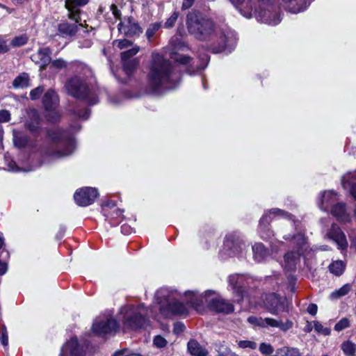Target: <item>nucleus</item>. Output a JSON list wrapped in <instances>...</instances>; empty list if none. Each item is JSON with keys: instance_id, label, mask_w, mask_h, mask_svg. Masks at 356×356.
<instances>
[{"instance_id": "nucleus-4", "label": "nucleus", "mask_w": 356, "mask_h": 356, "mask_svg": "<svg viewBox=\"0 0 356 356\" xmlns=\"http://www.w3.org/2000/svg\"><path fill=\"white\" fill-rule=\"evenodd\" d=\"M47 136L52 144L43 151L44 162L62 159L74 152L76 147L74 138L68 131L52 129L47 131Z\"/></svg>"}, {"instance_id": "nucleus-54", "label": "nucleus", "mask_w": 356, "mask_h": 356, "mask_svg": "<svg viewBox=\"0 0 356 356\" xmlns=\"http://www.w3.org/2000/svg\"><path fill=\"white\" fill-rule=\"evenodd\" d=\"M279 321L272 318H264V327H277Z\"/></svg>"}, {"instance_id": "nucleus-48", "label": "nucleus", "mask_w": 356, "mask_h": 356, "mask_svg": "<svg viewBox=\"0 0 356 356\" xmlns=\"http://www.w3.org/2000/svg\"><path fill=\"white\" fill-rule=\"evenodd\" d=\"M238 346L241 348H250L254 350L257 348V343L254 341L249 340H243L238 342Z\"/></svg>"}, {"instance_id": "nucleus-24", "label": "nucleus", "mask_w": 356, "mask_h": 356, "mask_svg": "<svg viewBox=\"0 0 356 356\" xmlns=\"http://www.w3.org/2000/svg\"><path fill=\"white\" fill-rule=\"evenodd\" d=\"M234 6L245 17L250 19L252 17V4L255 0H229Z\"/></svg>"}, {"instance_id": "nucleus-42", "label": "nucleus", "mask_w": 356, "mask_h": 356, "mask_svg": "<svg viewBox=\"0 0 356 356\" xmlns=\"http://www.w3.org/2000/svg\"><path fill=\"white\" fill-rule=\"evenodd\" d=\"M28 42V37L26 34L21 35L14 38L10 44L14 47H18L24 45Z\"/></svg>"}, {"instance_id": "nucleus-21", "label": "nucleus", "mask_w": 356, "mask_h": 356, "mask_svg": "<svg viewBox=\"0 0 356 356\" xmlns=\"http://www.w3.org/2000/svg\"><path fill=\"white\" fill-rule=\"evenodd\" d=\"M338 202V193L333 190H329L320 194L318 205L321 210L329 211Z\"/></svg>"}, {"instance_id": "nucleus-56", "label": "nucleus", "mask_w": 356, "mask_h": 356, "mask_svg": "<svg viewBox=\"0 0 356 356\" xmlns=\"http://www.w3.org/2000/svg\"><path fill=\"white\" fill-rule=\"evenodd\" d=\"M113 356H143L140 354L131 353L127 349L116 351Z\"/></svg>"}, {"instance_id": "nucleus-44", "label": "nucleus", "mask_w": 356, "mask_h": 356, "mask_svg": "<svg viewBox=\"0 0 356 356\" xmlns=\"http://www.w3.org/2000/svg\"><path fill=\"white\" fill-rule=\"evenodd\" d=\"M217 351L218 356H238L235 353L232 352L229 347L223 344L218 347Z\"/></svg>"}, {"instance_id": "nucleus-22", "label": "nucleus", "mask_w": 356, "mask_h": 356, "mask_svg": "<svg viewBox=\"0 0 356 356\" xmlns=\"http://www.w3.org/2000/svg\"><path fill=\"white\" fill-rule=\"evenodd\" d=\"M51 51L49 47H43L31 55V58L40 66V69H44L51 63Z\"/></svg>"}, {"instance_id": "nucleus-60", "label": "nucleus", "mask_w": 356, "mask_h": 356, "mask_svg": "<svg viewBox=\"0 0 356 356\" xmlns=\"http://www.w3.org/2000/svg\"><path fill=\"white\" fill-rule=\"evenodd\" d=\"M76 115L81 119L87 120L90 115V111L85 108L83 111L76 112Z\"/></svg>"}, {"instance_id": "nucleus-43", "label": "nucleus", "mask_w": 356, "mask_h": 356, "mask_svg": "<svg viewBox=\"0 0 356 356\" xmlns=\"http://www.w3.org/2000/svg\"><path fill=\"white\" fill-rule=\"evenodd\" d=\"M140 50L139 47L136 46L131 48V49H129L127 51H123L121 54V59H129L132 60L131 58L137 54Z\"/></svg>"}, {"instance_id": "nucleus-2", "label": "nucleus", "mask_w": 356, "mask_h": 356, "mask_svg": "<svg viewBox=\"0 0 356 356\" xmlns=\"http://www.w3.org/2000/svg\"><path fill=\"white\" fill-rule=\"evenodd\" d=\"M179 74L171 63L158 53L152 54L147 74V88L152 93L159 94L165 90L175 88L179 83Z\"/></svg>"}, {"instance_id": "nucleus-30", "label": "nucleus", "mask_w": 356, "mask_h": 356, "mask_svg": "<svg viewBox=\"0 0 356 356\" xmlns=\"http://www.w3.org/2000/svg\"><path fill=\"white\" fill-rule=\"evenodd\" d=\"M188 350L192 356H207L208 351L194 339H191L187 344Z\"/></svg>"}, {"instance_id": "nucleus-38", "label": "nucleus", "mask_w": 356, "mask_h": 356, "mask_svg": "<svg viewBox=\"0 0 356 356\" xmlns=\"http://www.w3.org/2000/svg\"><path fill=\"white\" fill-rule=\"evenodd\" d=\"M170 58L177 63L184 65H191L192 60L191 58L188 56L175 53L171 54Z\"/></svg>"}, {"instance_id": "nucleus-58", "label": "nucleus", "mask_w": 356, "mask_h": 356, "mask_svg": "<svg viewBox=\"0 0 356 356\" xmlns=\"http://www.w3.org/2000/svg\"><path fill=\"white\" fill-rule=\"evenodd\" d=\"M10 120V113L7 110L0 111V123L7 122Z\"/></svg>"}, {"instance_id": "nucleus-13", "label": "nucleus", "mask_w": 356, "mask_h": 356, "mask_svg": "<svg viewBox=\"0 0 356 356\" xmlns=\"http://www.w3.org/2000/svg\"><path fill=\"white\" fill-rule=\"evenodd\" d=\"M42 104L48 112L46 115L48 121L54 122L60 118V115L56 110L59 104V99L54 90L49 89L44 93Z\"/></svg>"}, {"instance_id": "nucleus-25", "label": "nucleus", "mask_w": 356, "mask_h": 356, "mask_svg": "<svg viewBox=\"0 0 356 356\" xmlns=\"http://www.w3.org/2000/svg\"><path fill=\"white\" fill-rule=\"evenodd\" d=\"M286 9L292 13L305 10L314 0H282Z\"/></svg>"}, {"instance_id": "nucleus-28", "label": "nucleus", "mask_w": 356, "mask_h": 356, "mask_svg": "<svg viewBox=\"0 0 356 356\" xmlns=\"http://www.w3.org/2000/svg\"><path fill=\"white\" fill-rule=\"evenodd\" d=\"M26 127L33 134H37L40 130V118L35 109L30 110L28 112Z\"/></svg>"}, {"instance_id": "nucleus-62", "label": "nucleus", "mask_w": 356, "mask_h": 356, "mask_svg": "<svg viewBox=\"0 0 356 356\" xmlns=\"http://www.w3.org/2000/svg\"><path fill=\"white\" fill-rule=\"evenodd\" d=\"M110 9L113 13V15H114V17L116 18V19H120V16H121V12L120 10L118 8L117 6H115V4H112L111 6H110Z\"/></svg>"}, {"instance_id": "nucleus-19", "label": "nucleus", "mask_w": 356, "mask_h": 356, "mask_svg": "<svg viewBox=\"0 0 356 356\" xmlns=\"http://www.w3.org/2000/svg\"><path fill=\"white\" fill-rule=\"evenodd\" d=\"M86 350L76 337L67 340L60 348L59 356H86Z\"/></svg>"}, {"instance_id": "nucleus-17", "label": "nucleus", "mask_w": 356, "mask_h": 356, "mask_svg": "<svg viewBox=\"0 0 356 356\" xmlns=\"http://www.w3.org/2000/svg\"><path fill=\"white\" fill-rule=\"evenodd\" d=\"M229 289L234 296V300L239 302L244 298L245 288L247 284L243 275L233 274L228 277Z\"/></svg>"}, {"instance_id": "nucleus-64", "label": "nucleus", "mask_w": 356, "mask_h": 356, "mask_svg": "<svg viewBox=\"0 0 356 356\" xmlns=\"http://www.w3.org/2000/svg\"><path fill=\"white\" fill-rule=\"evenodd\" d=\"M8 270V264L0 259V275H3Z\"/></svg>"}, {"instance_id": "nucleus-46", "label": "nucleus", "mask_w": 356, "mask_h": 356, "mask_svg": "<svg viewBox=\"0 0 356 356\" xmlns=\"http://www.w3.org/2000/svg\"><path fill=\"white\" fill-rule=\"evenodd\" d=\"M350 326V321L347 318H341L338 323L334 325V330L337 332H340Z\"/></svg>"}, {"instance_id": "nucleus-49", "label": "nucleus", "mask_w": 356, "mask_h": 356, "mask_svg": "<svg viewBox=\"0 0 356 356\" xmlns=\"http://www.w3.org/2000/svg\"><path fill=\"white\" fill-rule=\"evenodd\" d=\"M179 17V13L175 11L171 16L166 20L164 26L167 29L172 28L175 24Z\"/></svg>"}, {"instance_id": "nucleus-26", "label": "nucleus", "mask_w": 356, "mask_h": 356, "mask_svg": "<svg viewBox=\"0 0 356 356\" xmlns=\"http://www.w3.org/2000/svg\"><path fill=\"white\" fill-rule=\"evenodd\" d=\"M330 211L341 222L345 223L350 220V215L347 212L345 203L338 202Z\"/></svg>"}, {"instance_id": "nucleus-33", "label": "nucleus", "mask_w": 356, "mask_h": 356, "mask_svg": "<svg viewBox=\"0 0 356 356\" xmlns=\"http://www.w3.org/2000/svg\"><path fill=\"white\" fill-rule=\"evenodd\" d=\"M13 143L16 147H23L28 142L26 136L23 135L19 131L14 129L13 131Z\"/></svg>"}, {"instance_id": "nucleus-12", "label": "nucleus", "mask_w": 356, "mask_h": 356, "mask_svg": "<svg viewBox=\"0 0 356 356\" xmlns=\"http://www.w3.org/2000/svg\"><path fill=\"white\" fill-rule=\"evenodd\" d=\"M118 329L119 324L110 312L98 316L92 327V332L98 336L115 333Z\"/></svg>"}, {"instance_id": "nucleus-50", "label": "nucleus", "mask_w": 356, "mask_h": 356, "mask_svg": "<svg viewBox=\"0 0 356 356\" xmlns=\"http://www.w3.org/2000/svg\"><path fill=\"white\" fill-rule=\"evenodd\" d=\"M260 352L264 355H270L273 353V348L269 343H261L259 346Z\"/></svg>"}, {"instance_id": "nucleus-51", "label": "nucleus", "mask_w": 356, "mask_h": 356, "mask_svg": "<svg viewBox=\"0 0 356 356\" xmlns=\"http://www.w3.org/2000/svg\"><path fill=\"white\" fill-rule=\"evenodd\" d=\"M44 92V88L42 86L37 87L30 92V98L32 100H35L38 99L42 92Z\"/></svg>"}, {"instance_id": "nucleus-53", "label": "nucleus", "mask_w": 356, "mask_h": 356, "mask_svg": "<svg viewBox=\"0 0 356 356\" xmlns=\"http://www.w3.org/2000/svg\"><path fill=\"white\" fill-rule=\"evenodd\" d=\"M131 44V42L127 39L118 40L114 41V45L117 46L120 49L130 47Z\"/></svg>"}, {"instance_id": "nucleus-8", "label": "nucleus", "mask_w": 356, "mask_h": 356, "mask_svg": "<svg viewBox=\"0 0 356 356\" xmlns=\"http://www.w3.org/2000/svg\"><path fill=\"white\" fill-rule=\"evenodd\" d=\"M186 25L188 32L199 40H208L214 32L213 22L197 11L187 15Z\"/></svg>"}, {"instance_id": "nucleus-34", "label": "nucleus", "mask_w": 356, "mask_h": 356, "mask_svg": "<svg viewBox=\"0 0 356 356\" xmlns=\"http://www.w3.org/2000/svg\"><path fill=\"white\" fill-rule=\"evenodd\" d=\"M123 70L127 76H129L138 65V60L136 58L132 60L122 59Z\"/></svg>"}, {"instance_id": "nucleus-37", "label": "nucleus", "mask_w": 356, "mask_h": 356, "mask_svg": "<svg viewBox=\"0 0 356 356\" xmlns=\"http://www.w3.org/2000/svg\"><path fill=\"white\" fill-rule=\"evenodd\" d=\"M161 23L155 22L149 24L147 29L145 35L149 42H151L155 33L161 29Z\"/></svg>"}, {"instance_id": "nucleus-36", "label": "nucleus", "mask_w": 356, "mask_h": 356, "mask_svg": "<svg viewBox=\"0 0 356 356\" xmlns=\"http://www.w3.org/2000/svg\"><path fill=\"white\" fill-rule=\"evenodd\" d=\"M5 163L7 165L8 170L11 172H20L24 171L28 172L31 170L32 169H22L19 168L15 161H13L8 154L4 155Z\"/></svg>"}, {"instance_id": "nucleus-15", "label": "nucleus", "mask_w": 356, "mask_h": 356, "mask_svg": "<svg viewBox=\"0 0 356 356\" xmlns=\"http://www.w3.org/2000/svg\"><path fill=\"white\" fill-rule=\"evenodd\" d=\"M264 307L273 315L277 316L287 311L288 302L284 296H279L275 293L266 294L264 300Z\"/></svg>"}, {"instance_id": "nucleus-29", "label": "nucleus", "mask_w": 356, "mask_h": 356, "mask_svg": "<svg viewBox=\"0 0 356 356\" xmlns=\"http://www.w3.org/2000/svg\"><path fill=\"white\" fill-rule=\"evenodd\" d=\"M118 29L120 32L130 36L142 33V29L140 26L137 23L132 22L131 19H129L127 24L120 22L118 24Z\"/></svg>"}, {"instance_id": "nucleus-7", "label": "nucleus", "mask_w": 356, "mask_h": 356, "mask_svg": "<svg viewBox=\"0 0 356 356\" xmlns=\"http://www.w3.org/2000/svg\"><path fill=\"white\" fill-rule=\"evenodd\" d=\"M120 315L124 327L131 330L147 327L149 325L147 316H154L152 310L145 307L143 304L122 307Z\"/></svg>"}, {"instance_id": "nucleus-20", "label": "nucleus", "mask_w": 356, "mask_h": 356, "mask_svg": "<svg viewBox=\"0 0 356 356\" xmlns=\"http://www.w3.org/2000/svg\"><path fill=\"white\" fill-rule=\"evenodd\" d=\"M326 237L334 241L339 250H345L348 246L346 236L338 225L332 223L327 231Z\"/></svg>"}, {"instance_id": "nucleus-3", "label": "nucleus", "mask_w": 356, "mask_h": 356, "mask_svg": "<svg viewBox=\"0 0 356 356\" xmlns=\"http://www.w3.org/2000/svg\"><path fill=\"white\" fill-rule=\"evenodd\" d=\"M76 70H80L83 76L75 75L67 80L65 85L67 94L74 98L83 99L91 106L97 104L98 97L91 83V69L85 64L78 63Z\"/></svg>"}, {"instance_id": "nucleus-47", "label": "nucleus", "mask_w": 356, "mask_h": 356, "mask_svg": "<svg viewBox=\"0 0 356 356\" xmlns=\"http://www.w3.org/2000/svg\"><path fill=\"white\" fill-rule=\"evenodd\" d=\"M167 343V340L161 335L155 336L153 339L154 346L159 348L165 347Z\"/></svg>"}, {"instance_id": "nucleus-16", "label": "nucleus", "mask_w": 356, "mask_h": 356, "mask_svg": "<svg viewBox=\"0 0 356 356\" xmlns=\"http://www.w3.org/2000/svg\"><path fill=\"white\" fill-rule=\"evenodd\" d=\"M102 212L105 220L112 226H116L123 219V210L116 207L114 201H107L102 205Z\"/></svg>"}, {"instance_id": "nucleus-5", "label": "nucleus", "mask_w": 356, "mask_h": 356, "mask_svg": "<svg viewBox=\"0 0 356 356\" xmlns=\"http://www.w3.org/2000/svg\"><path fill=\"white\" fill-rule=\"evenodd\" d=\"M185 296L188 303L198 312L204 310L205 304H207L211 310L218 313L229 314L234 309L232 303L211 290L201 294L197 291H188L185 292Z\"/></svg>"}, {"instance_id": "nucleus-45", "label": "nucleus", "mask_w": 356, "mask_h": 356, "mask_svg": "<svg viewBox=\"0 0 356 356\" xmlns=\"http://www.w3.org/2000/svg\"><path fill=\"white\" fill-rule=\"evenodd\" d=\"M314 328L318 333H321L325 336H327L330 334V329L325 327L320 322H314Z\"/></svg>"}, {"instance_id": "nucleus-55", "label": "nucleus", "mask_w": 356, "mask_h": 356, "mask_svg": "<svg viewBox=\"0 0 356 356\" xmlns=\"http://www.w3.org/2000/svg\"><path fill=\"white\" fill-rule=\"evenodd\" d=\"M293 327V322L290 320H287L285 323L282 321H279L277 327L283 331H287Z\"/></svg>"}, {"instance_id": "nucleus-6", "label": "nucleus", "mask_w": 356, "mask_h": 356, "mask_svg": "<svg viewBox=\"0 0 356 356\" xmlns=\"http://www.w3.org/2000/svg\"><path fill=\"white\" fill-rule=\"evenodd\" d=\"M177 291L168 288L159 289L155 293L154 302L159 305L161 315L170 317L172 315H183L188 313L187 308L177 300Z\"/></svg>"}, {"instance_id": "nucleus-1", "label": "nucleus", "mask_w": 356, "mask_h": 356, "mask_svg": "<svg viewBox=\"0 0 356 356\" xmlns=\"http://www.w3.org/2000/svg\"><path fill=\"white\" fill-rule=\"evenodd\" d=\"M280 218L289 220V222L295 227V233L287 234L283 236L286 245L292 248L284 254V260L282 264L284 269L286 271H294L300 262L301 257H303L306 266H309V261L315 256V250L310 248L309 240L305 232L300 227V222L295 221L293 216L282 209L274 208L265 211L261 218L258 227V233L261 238L268 239L273 235V231L269 228L271 221Z\"/></svg>"}, {"instance_id": "nucleus-52", "label": "nucleus", "mask_w": 356, "mask_h": 356, "mask_svg": "<svg viewBox=\"0 0 356 356\" xmlns=\"http://www.w3.org/2000/svg\"><path fill=\"white\" fill-rule=\"evenodd\" d=\"M248 321L250 324L258 325L261 327H264V318L261 317L250 316L248 318Z\"/></svg>"}, {"instance_id": "nucleus-41", "label": "nucleus", "mask_w": 356, "mask_h": 356, "mask_svg": "<svg viewBox=\"0 0 356 356\" xmlns=\"http://www.w3.org/2000/svg\"><path fill=\"white\" fill-rule=\"evenodd\" d=\"M341 349L346 355L353 356L356 351V346L351 341H347L341 344Z\"/></svg>"}, {"instance_id": "nucleus-31", "label": "nucleus", "mask_w": 356, "mask_h": 356, "mask_svg": "<svg viewBox=\"0 0 356 356\" xmlns=\"http://www.w3.org/2000/svg\"><path fill=\"white\" fill-rule=\"evenodd\" d=\"M74 22L70 24L69 22H65L59 24L58 26V31L64 35L66 36H72L75 35L78 30L77 23L75 20Z\"/></svg>"}, {"instance_id": "nucleus-27", "label": "nucleus", "mask_w": 356, "mask_h": 356, "mask_svg": "<svg viewBox=\"0 0 356 356\" xmlns=\"http://www.w3.org/2000/svg\"><path fill=\"white\" fill-rule=\"evenodd\" d=\"M341 184L345 190H348L356 201V171L349 172L343 176Z\"/></svg>"}, {"instance_id": "nucleus-63", "label": "nucleus", "mask_w": 356, "mask_h": 356, "mask_svg": "<svg viewBox=\"0 0 356 356\" xmlns=\"http://www.w3.org/2000/svg\"><path fill=\"white\" fill-rule=\"evenodd\" d=\"M121 232L124 235H129L132 232V228L127 224H123L121 226Z\"/></svg>"}, {"instance_id": "nucleus-32", "label": "nucleus", "mask_w": 356, "mask_h": 356, "mask_svg": "<svg viewBox=\"0 0 356 356\" xmlns=\"http://www.w3.org/2000/svg\"><path fill=\"white\" fill-rule=\"evenodd\" d=\"M346 265L341 260H337L331 263L329 266V270L331 273L336 276H340L342 275L345 270Z\"/></svg>"}, {"instance_id": "nucleus-10", "label": "nucleus", "mask_w": 356, "mask_h": 356, "mask_svg": "<svg viewBox=\"0 0 356 356\" xmlns=\"http://www.w3.org/2000/svg\"><path fill=\"white\" fill-rule=\"evenodd\" d=\"M247 248L241 234L233 232L226 235L219 256L222 259L232 257H243L247 251Z\"/></svg>"}, {"instance_id": "nucleus-9", "label": "nucleus", "mask_w": 356, "mask_h": 356, "mask_svg": "<svg viewBox=\"0 0 356 356\" xmlns=\"http://www.w3.org/2000/svg\"><path fill=\"white\" fill-rule=\"evenodd\" d=\"M253 13L257 21L268 25H277L281 21L275 0H255L252 4Z\"/></svg>"}, {"instance_id": "nucleus-59", "label": "nucleus", "mask_w": 356, "mask_h": 356, "mask_svg": "<svg viewBox=\"0 0 356 356\" xmlns=\"http://www.w3.org/2000/svg\"><path fill=\"white\" fill-rule=\"evenodd\" d=\"M67 65L66 62L61 59H56L51 62V66L56 68V69H62L65 67Z\"/></svg>"}, {"instance_id": "nucleus-40", "label": "nucleus", "mask_w": 356, "mask_h": 356, "mask_svg": "<svg viewBox=\"0 0 356 356\" xmlns=\"http://www.w3.org/2000/svg\"><path fill=\"white\" fill-rule=\"evenodd\" d=\"M351 289V286L348 284H344L338 290L334 291L330 295L331 298L337 299L346 295Z\"/></svg>"}, {"instance_id": "nucleus-23", "label": "nucleus", "mask_w": 356, "mask_h": 356, "mask_svg": "<svg viewBox=\"0 0 356 356\" xmlns=\"http://www.w3.org/2000/svg\"><path fill=\"white\" fill-rule=\"evenodd\" d=\"M88 1L89 0H65V7L69 12V18L79 22L80 13L78 7L87 4Z\"/></svg>"}, {"instance_id": "nucleus-61", "label": "nucleus", "mask_w": 356, "mask_h": 356, "mask_svg": "<svg viewBox=\"0 0 356 356\" xmlns=\"http://www.w3.org/2000/svg\"><path fill=\"white\" fill-rule=\"evenodd\" d=\"M9 51V46L7 41L3 39H0V54H4Z\"/></svg>"}, {"instance_id": "nucleus-18", "label": "nucleus", "mask_w": 356, "mask_h": 356, "mask_svg": "<svg viewBox=\"0 0 356 356\" xmlns=\"http://www.w3.org/2000/svg\"><path fill=\"white\" fill-rule=\"evenodd\" d=\"M98 196L99 193L95 188L83 187L76 191L74 199L77 205L87 207L92 204Z\"/></svg>"}, {"instance_id": "nucleus-11", "label": "nucleus", "mask_w": 356, "mask_h": 356, "mask_svg": "<svg viewBox=\"0 0 356 356\" xmlns=\"http://www.w3.org/2000/svg\"><path fill=\"white\" fill-rule=\"evenodd\" d=\"M285 247V243L282 241H274L270 243V250L260 242L254 243L252 245L253 259L257 263L266 261L271 256L280 254Z\"/></svg>"}, {"instance_id": "nucleus-39", "label": "nucleus", "mask_w": 356, "mask_h": 356, "mask_svg": "<svg viewBox=\"0 0 356 356\" xmlns=\"http://www.w3.org/2000/svg\"><path fill=\"white\" fill-rule=\"evenodd\" d=\"M277 354L280 356H300V352L297 348L283 347L277 350Z\"/></svg>"}, {"instance_id": "nucleus-57", "label": "nucleus", "mask_w": 356, "mask_h": 356, "mask_svg": "<svg viewBox=\"0 0 356 356\" xmlns=\"http://www.w3.org/2000/svg\"><path fill=\"white\" fill-rule=\"evenodd\" d=\"M0 341L4 347H6L8 344V332H7V330H6V328L5 326H3L2 327L1 336L0 337Z\"/></svg>"}, {"instance_id": "nucleus-14", "label": "nucleus", "mask_w": 356, "mask_h": 356, "mask_svg": "<svg viewBox=\"0 0 356 356\" xmlns=\"http://www.w3.org/2000/svg\"><path fill=\"white\" fill-rule=\"evenodd\" d=\"M220 43L217 46H212L211 49L213 53L221 52L230 53L236 47L237 37L236 33L230 29L225 30L219 36Z\"/></svg>"}, {"instance_id": "nucleus-35", "label": "nucleus", "mask_w": 356, "mask_h": 356, "mask_svg": "<svg viewBox=\"0 0 356 356\" xmlns=\"http://www.w3.org/2000/svg\"><path fill=\"white\" fill-rule=\"evenodd\" d=\"M15 88H25L29 86V76L27 74L23 73L17 76L13 83Z\"/></svg>"}]
</instances>
